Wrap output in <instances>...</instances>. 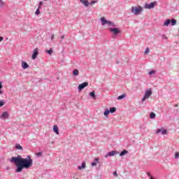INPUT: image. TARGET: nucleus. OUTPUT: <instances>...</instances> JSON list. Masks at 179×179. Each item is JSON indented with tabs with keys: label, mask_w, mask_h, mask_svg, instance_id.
<instances>
[{
	"label": "nucleus",
	"mask_w": 179,
	"mask_h": 179,
	"mask_svg": "<svg viewBox=\"0 0 179 179\" xmlns=\"http://www.w3.org/2000/svg\"><path fill=\"white\" fill-rule=\"evenodd\" d=\"M10 168H9V166L6 167V170H10Z\"/></svg>",
	"instance_id": "obj_46"
},
{
	"label": "nucleus",
	"mask_w": 179,
	"mask_h": 179,
	"mask_svg": "<svg viewBox=\"0 0 179 179\" xmlns=\"http://www.w3.org/2000/svg\"><path fill=\"white\" fill-rule=\"evenodd\" d=\"M156 134H162V135H167V130L164 128L158 129Z\"/></svg>",
	"instance_id": "obj_7"
},
{
	"label": "nucleus",
	"mask_w": 179,
	"mask_h": 179,
	"mask_svg": "<svg viewBox=\"0 0 179 179\" xmlns=\"http://www.w3.org/2000/svg\"><path fill=\"white\" fill-rule=\"evenodd\" d=\"M107 24L108 26H111L112 27H117V25L113 22H111L110 20H108Z\"/></svg>",
	"instance_id": "obj_16"
},
{
	"label": "nucleus",
	"mask_w": 179,
	"mask_h": 179,
	"mask_svg": "<svg viewBox=\"0 0 179 179\" xmlns=\"http://www.w3.org/2000/svg\"><path fill=\"white\" fill-rule=\"evenodd\" d=\"M89 86V83L84 82L78 85V92H82L85 87H87Z\"/></svg>",
	"instance_id": "obj_5"
},
{
	"label": "nucleus",
	"mask_w": 179,
	"mask_h": 179,
	"mask_svg": "<svg viewBox=\"0 0 179 179\" xmlns=\"http://www.w3.org/2000/svg\"><path fill=\"white\" fill-rule=\"evenodd\" d=\"M64 38H65V35H62V36H61V39H62V40H64Z\"/></svg>",
	"instance_id": "obj_42"
},
{
	"label": "nucleus",
	"mask_w": 179,
	"mask_h": 179,
	"mask_svg": "<svg viewBox=\"0 0 179 179\" xmlns=\"http://www.w3.org/2000/svg\"><path fill=\"white\" fill-rule=\"evenodd\" d=\"M94 163H99V158H94Z\"/></svg>",
	"instance_id": "obj_36"
},
{
	"label": "nucleus",
	"mask_w": 179,
	"mask_h": 179,
	"mask_svg": "<svg viewBox=\"0 0 179 179\" xmlns=\"http://www.w3.org/2000/svg\"><path fill=\"white\" fill-rule=\"evenodd\" d=\"M147 176H148V177H150V173L148 172Z\"/></svg>",
	"instance_id": "obj_44"
},
{
	"label": "nucleus",
	"mask_w": 179,
	"mask_h": 179,
	"mask_svg": "<svg viewBox=\"0 0 179 179\" xmlns=\"http://www.w3.org/2000/svg\"><path fill=\"white\" fill-rule=\"evenodd\" d=\"M90 97L94 99V100H96V92L95 91H92V92H90Z\"/></svg>",
	"instance_id": "obj_14"
},
{
	"label": "nucleus",
	"mask_w": 179,
	"mask_h": 179,
	"mask_svg": "<svg viewBox=\"0 0 179 179\" xmlns=\"http://www.w3.org/2000/svg\"><path fill=\"white\" fill-rule=\"evenodd\" d=\"M22 68L24 69H27V68H29V64H27V62L22 61Z\"/></svg>",
	"instance_id": "obj_12"
},
{
	"label": "nucleus",
	"mask_w": 179,
	"mask_h": 179,
	"mask_svg": "<svg viewBox=\"0 0 179 179\" xmlns=\"http://www.w3.org/2000/svg\"><path fill=\"white\" fill-rule=\"evenodd\" d=\"M37 55H38V48H36L34 50L33 54H32V59H36L37 58Z\"/></svg>",
	"instance_id": "obj_9"
},
{
	"label": "nucleus",
	"mask_w": 179,
	"mask_h": 179,
	"mask_svg": "<svg viewBox=\"0 0 179 179\" xmlns=\"http://www.w3.org/2000/svg\"><path fill=\"white\" fill-rule=\"evenodd\" d=\"M53 131L57 135H59V129H58V126L54 125L53 126Z\"/></svg>",
	"instance_id": "obj_13"
},
{
	"label": "nucleus",
	"mask_w": 179,
	"mask_h": 179,
	"mask_svg": "<svg viewBox=\"0 0 179 179\" xmlns=\"http://www.w3.org/2000/svg\"><path fill=\"white\" fill-rule=\"evenodd\" d=\"M152 89H149V90H147L145 91V93L144 94V96L143 97L142 99V101H145V100H146V99H149V97H150L152 96Z\"/></svg>",
	"instance_id": "obj_3"
},
{
	"label": "nucleus",
	"mask_w": 179,
	"mask_h": 179,
	"mask_svg": "<svg viewBox=\"0 0 179 179\" xmlns=\"http://www.w3.org/2000/svg\"><path fill=\"white\" fill-rule=\"evenodd\" d=\"M101 22L102 26H104L107 24L108 20H107L106 17H101Z\"/></svg>",
	"instance_id": "obj_11"
},
{
	"label": "nucleus",
	"mask_w": 179,
	"mask_h": 179,
	"mask_svg": "<svg viewBox=\"0 0 179 179\" xmlns=\"http://www.w3.org/2000/svg\"><path fill=\"white\" fill-rule=\"evenodd\" d=\"M150 50L148 48H146V50H145V54H148V52H149Z\"/></svg>",
	"instance_id": "obj_37"
},
{
	"label": "nucleus",
	"mask_w": 179,
	"mask_h": 179,
	"mask_svg": "<svg viewBox=\"0 0 179 179\" xmlns=\"http://www.w3.org/2000/svg\"><path fill=\"white\" fill-rule=\"evenodd\" d=\"M46 52L49 55H51V54H52V52H54V51L52 50V49H50L49 50H46Z\"/></svg>",
	"instance_id": "obj_29"
},
{
	"label": "nucleus",
	"mask_w": 179,
	"mask_h": 179,
	"mask_svg": "<svg viewBox=\"0 0 179 179\" xmlns=\"http://www.w3.org/2000/svg\"><path fill=\"white\" fill-rule=\"evenodd\" d=\"M15 149H17V150L23 151V147H22V145H20V144H16L15 145Z\"/></svg>",
	"instance_id": "obj_21"
},
{
	"label": "nucleus",
	"mask_w": 179,
	"mask_h": 179,
	"mask_svg": "<svg viewBox=\"0 0 179 179\" xmlns=\"http://www.w3.org/2000/svg\"><path fill=\"white\" fill-rule=\"evenodd\" d=\"M81 3H83L85 6H89V1L87 0H80Z\"/></svg>",
	"instance_id": "obj_17"
},
{
	"label": "nucleus",
	"mask_w": 179,
	"mask_h": 179,
	"mask_svg": "<svg viewBox=\"0 0 179 179\" xmlns=\"http://www.w3.org/2000/svg\"><path fill=\"white\" fill-rule=\"evenodd\" d=\"M10 162L15 164L16 167L15 173H22L23 169H30L33 166V159L30 155H27V158H23L21 155L12 157Z\"/></svg>",
	"instance_id": "obj_1"
},
{
	"label": "nucleus",
	"mask_w": 179,
	"mask_h": 179,
	"mask_svg": "<svg viewBox=\"0 0 179 179\" xmlns=\"http://www.w3.org/2000/svg\"><path fill=\"white\" fill-rule=\"evenodd\" d=\"M157 3V2L156 1L151 2L150 3H145V9H153V8L156 6Z\"/></svg>",
	"instance_id": "obj_4"
},
{
	"label": "nucleus",
	"mask_w": 179,
	"mask_h": 179,
	"mask_svg": "<svg viewBox=\"0 0 179 179\" xmlns=\"http://www.w3.org/2000/svg\"><path fill=\"white\" fill-rule=\"evenodd\" d=\"M116 64H120V61H116Z\"/></svg>",
	"instance_id": "obj_48"
},
{
	"label": "nucleus",
	"mask_w": 179,
	"mask_h": 179,
	"mask_svg": "<svg viewBox=\"0 0 179 179\" xmlns=\"http://www.w3.org/2000/svg\"><path fill=\"white\" fill-rule=\"evenodd\" d=\"M142 10H143V8L141 6L138 7L132 6L131 9V13H134V15H135L136 16H138V15H141V13H142Z\"/></svg>",
	"instance_id": "obj_2"
},
{
	"label": "nucleus",
	"mask_w": 179,
	"mask_h": 179,
	"mask_svg": "<svg viewBox=\"0 0 179 179\" xmlns=\"http://www.w3.org/2000/svg\"><path fill=\"white\" fill-rule=\"evenodd\" d=\"M54 37H55V35H54V34H52L51 35V40H52H52H54Z\"/></svg>",
	"instance_id": "obj_40"
},
{
	"label": "nucleus",
	"mask_w": 179,
	"mask_h": 179,
	"mask_svg": "<svg viewBox=\"0 0 179 179\" xmlns=\"http://www.w3.org/2000/svg\"><path fill=\"white\" fill-rule=\"evenodd\" d=\"M103 114L105 117H108V114H110V110L108 109H106Z\"/></svg>",
	"instance_id": "obj_26"
},
{
	"label": "nucleus",
	"mask_w": 179,
	"mask_h": 179,
	"mask_svg": "<svg viewBox=\"0 0 179 179\" xmlns=\"http://www.w3.org/2000/svg\"><path fill=\"white\" fill-rule=\"evenodd\" d=\"M73 76H78V75H79V70L74 69L73 71Z\"/></svg>",
	"instance_id": "obj_23"
},
{
	"label": "nucleus",
	"mask_w": 179,
	"mask_h": 179,
	"mask_svg": "<svg viewBox=\"0 0 179 179\" xmlns=\"http://www.w3.org/2000/svg\"><path fill=\"white\" fill-rule=\"evenodd\" d=\"M38 10L41 9V6H39V5H38Z\"/></svg>",
	"instance_id": "obj_45"
},
{
	"label": "nucleus",
	"mask_w": 179,
	"mask_h": 179,
	"mask_svg": "<svg viewBox=\"0 0 179 179\" xmlns=\"http://www.w3.org/2000/svg\"><path fill=\"white\" fill-rule=\"evenodd\" d=\"M43 1H40V2H39V6H43Z\"/></svg>",
	"instance_id": "obj_41"
},
{
	"label": "nucleus",
	"mask_w": 179,
	"mask_h": 179,
	"mask_svg": "<svg viewBox=\"0 0 179 179\" xmlns=\"http://www.w3.org/2000/svg\"><path fill=\"white\" fill-rule=\"evenodd\" d=\"M113 176H115V177L118 176V174L117 173V171L113 172Z\"/></svg>",
	"instance_id": "obj_39"
},
{
	"label": "nucleus",
	"mask_w": 179,
	"mask_h": 179,
	"mask_svg": "<svg viewBox=\"0 0 179 179\" xmlns=\"http://www.w3.org/2000/svg\"><path fill=\"white\" fill-rule=\"evenodd\" d=\"M91 166H92V167H94L97 166V164L96 162H92Z\"/></svg>",
	"instance_id": "obj_35"
},
{
	"label": "nucleus",
	"mask_w": 179,
	"mask_h": 179,
	"mask_svg": "<svg viewBox=\"0 0 179 179\" xmlns=\"http://www.w3.org/2000/svg\"><path fill=\"white\" fill-rule=\"evenodd\" d=\"M171 26H176L177 24V20L176 19L171 20Z\"/></svg>",
	"instance_id": "obj_18"
},
{
	"label": "nucleus",
	"mask_w": 179,
	"mask_h": 179,
	"mask_svg": "<svg viewBox=\"0 0 179 179\" xmlns=\"http://www.w3.org/2000/svg\"><path fill=\"white\" fill-rule=\"evenodd\" d=\"M42 155H43V153L41 152H38V153L36 154V155H37L38 157L42 156Z\"/></svg>",
	"instance_id": "obj_38"
},
{
	"label": "nucleus",
	"mask_w": 179,
	"mask_h": 179,
	"mask_svg": "<svg viewBox=\"0 0 179 179\" xmlns=\"http://www.w3.org/2000/svg\"><path fill=\"white\" fill-rule=\"evenodd\" d=\"M94 3H97V0H94L89 3V5H94Z\"/></svg>",
	"instance_id": "obj_31"
},
{
	"label": "nucleus",
	"mask_w": 179,
	"mask_h": 179,
	"mask_svg": "<svg viewBox=\"0 0 179 179\" xmlns=\"http://www.w3.org/2000/svg\"><path fill=\"white\" fill-rule=\"evenodd\" d=\"M0 118L1 120H6V118H9V113L8 112L5 111L2 113V115L0 116Z\"/></svg>",
	"instance_id": "obj_10"
},
{
	"label": "nucleus",
	"mask_w": 179,
	"mask_h": 179,
	"mask_svg": "<svg viewBox=\"0 0 179 179\" xmlns=\"http://www.w3.org/2000/svg\"><path fill=\"white\" fill-rule=\"evenodd\" d=\"M44 1H48V0H44Z\"/></svg>",
	"instance_id": "obj_49"
},
{
	"label": "nucleus",
	"mask_w": 179,
	"mask_h": 179,
	"mask_svg": "<svg viewBox=\"0 0 179 179\" xmlns=\"http://www.w3.org/2000/svg\"><path fill=\"white\" fill-rule=\"evenodd\" d=\"M5 6V2L3 1L0 0V8H3Z\"/></svg>",
	"instance_id": "obj_28"
},
{
	"label": "nucleus",
	"mask_w": 179,
	"mask_h": 179,
	"mask_svg": "<svg viewBox=\"0 0 179 179\" xmlns=\"http://www.w3.org/2000/svg\"><path fill=\"white\" fill-rule=\"evenodd\" d=\"M109 31L110 33H113L114 36H117V34H120V33H121V31L118 28H109Z\"/></svg>",
	"instance_id": "obj_6"
},
{
	"label": "nucleus",
	"mask_w": 179,
	"mask_h": 179,
	"mask_svg": "<svg viewBox=\"0 0 179 179\" xmlns=\"http://www.w3.org/2000/svg\"><path fill=\"white\" fill-rule=\"evenodd\" d=\"M125 97H127V94H123L117 97V100H122V99H125Z\"/></svg>",
	"instance_id": "obj_24"
},
{
	"label": "nucleus",
	"mask_w": 179,
	"mask_h": 179,
	"mask_svg": "<svg viewBox=\"0 0 179 179\" xmlns=\"http://www.w3.org/2000/svg\"><path fill=\"white\" fill-rule=\"evenodd\" d=\"M150 179H155V178H153V176H150Z\"/></svg>",
	"instance_id": "obj_47"
},
{
	"label": "nucleus",
	"mask_w": 179,
	"mask_h": 179,
	"mask_svg": "<svg viewBox=\"0 0 179 179\" xmlns=\"http://www.w3.org/2000/svg\"><path fill=\"white\" fill-rule=\"evenodd\" d=\"M155 73H156V71L155 70H152L148 73V75H154Z\"/></svg>",
	"instance_id": "obj_32"
},
{
	"label": "nucleus",
	"mask_w": 179,
	"mask_h": 179,
	"mask_svg": "<svg viewBox=\"0 0 179 179\" xmlns=\"http://www.w3.org/2000/svg\"><path fill=\"white\" fill-rule=\"evenodd\" d=\"M175 159H179V152L175 153Z\"/></svg>",
	"instance_id": "obj_33"
},
{
	"label": "nucleus",
	"mask_w": 179,
	"mask_h": 179,
	"mask_svg": "<svg viewBox=\"0 0 179 179\" xmlns=\"http://www.w3.org/2000/svg\"><path fill=\"white\" fill-rule=\"evenodd\" d=\"M115 111H117V108L115 107H112L109 109V113H110V114H114Z\"/></svg>",
	"instance_id": "obj_20"
},
{
	"label": "nucleus",
	"mask_w": 179,
	"mask_h": 179,
	"mask_svg": "<svg viewBox=\"0 0 179 179\" xmlns=\"http://www.w3.org/2000/svg\"><path fill=\"white\" fill-rule=\"evenodd\" d=\"M78 170H82V169H86V162H83L81 166L78 167Z\"/></svg>",
	"instance_id": "obj_15"
},
{
	"label": "nucleus",
	"mask_w": 179,
	"mask_h": 179,
	"mask_svg": "<svg viewBox=\"0 0 179 179\" xmlns=\"http://www.w3.org/2000/svg\"><path fill=\"white\" fill-rule=\"evenodd\" d=\"M3 106H5V101L0 100V107H3Z\"/></svg>",
	"instance_id": "obj_30"
},
{
	"label": "nucleus",
	"mask_w": 179,
	"mask_h": 179,
	"mask_svg": "<svg viewBox=\"0 0 179 179\" xmlns=\"http://www.w3.org/2000/svg\"><path fill=\"white\" fill-rule=\"evenodd\" d=\"M150 118H151V120H155V118H156V113L153 112L150 113Z\"/></svg>",
	"instance_id": "obj_22"
},
{
	"label": "nucleus",
	"mask_w": 179,
	"mask_h": 179,
	"mask_svg": "<svg viewBox=\"0 0 179 179\" xmlns=\"http://www.w3.org/2000/svg\"><path fill=\"white\" fill-rule=\"evenodd\" d=\"M170 22H171V20L170 19H167L163 24V26H166V27H169L170 26Z\"/></svg>",
	"instance_id": "obj_19"
},
{
	"label": "nucleus",
	"mask_w": 179,
	"mask_h": 179,
	"mask_svg": "<svg viewBox=\"0 0 179 179\" xmlns=\"http://www.w3.org/2000/svg\"><path fill=\"white\" fill-rule=\"evenodd\" d=\"M2 87H3V86L2 85V82L0 81V94H3V92L1 90Z\"/></svg>",
	"instance_id": "obj_27"
},
{
	"label": "nucleus",
	"mask_w": 179,
	"mask_h": 179,
	"mask_svg": "<svg viewBox=\"0 0 179 179\" xmlns=\"http://www.w3.org/2000/svg\"><path fill=\"white\" fill-rule=\"evenodd\" d=\"M117 153H118L117 151L113 150V151H111V152H108L104 156V157H106V159H107V157H108V156H115V155H117Z\"/></svg>",
	"instance_id": "obj_8"
},
{
	"label": "nucleus",
	"mask_w": 179,
	"mask_h": 179,
	"mask_svg": "<svg viewBox=\"0 0 179 179\" xmlns=\"http://www.w3.org/2000/svg\"><path fill=\"white\" fill-rule=\"evenodd\" d=\"M128 153V151L127 150H123L120 153V156H125Z\"/></svg>",
	"instance_id": "obj_25"
},
{
	"label": "nucleus",
	"mask_w": 179,
	"mask_h": 179,
	"mask_svg": "<svg viewBox=\"0 0 179 179\" xmlns=\"http://www.w3.org/2000/svg\"><path fill=\"white\" fill-rule=\"evenodd\" d=\"M35 15H40V10L37 9L36 11L35 12Z\"/></svg>",
	"instance_id": "obj_34"
},
{
	"label": "nucleus",
	"mask_w": 179,
	"mask_h": 179,
	"mask_svg": "<svg viewBox=\"0 0 179 179\" xmlns=\"http://www.w3.org/2000/svg\"><path fill=\"white\" fill-rule=\"evenodd\" d=\"M3 41V37L0 36V42Z\"/></svg>",
	"instance_id": "obj_43"
}]
</instances>
